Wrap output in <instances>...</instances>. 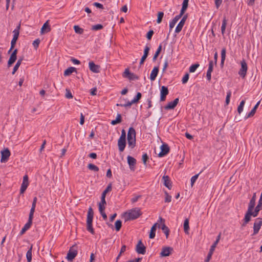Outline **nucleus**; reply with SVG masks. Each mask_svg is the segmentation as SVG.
Here are the masks:
<instances>
[{
    "label": "nucleus",
    "instance_id": "obj_19",
    "mask_svg": "<svg viewBox=\"0 0 262 262\" xmlns=\"http://www.w3.org/2000/svg\"><path fill=\"white\" fill-rule=\"evenodd\" d=\"M126 139L119 138L118 140V146L120 152H122L124 151L126 146Z\"/></svg>",
    "mask_w": 262,
    "mask_h": 262
},
{
    "label": "nucleus",
    "instance_id": "obj_35",
    "mask_svg": "<svg viewBox=\"0 0 262 262\" xmlns=\"http://www.w3.org/2000/svg\"><path fill=\"white\" fill-rule=\"evenodd\" d=\"M161 229L162 230L163 232L165 233L166 238H167L169 233V228H168L167 226L165 225L164 223H163L162 225Z\"/></svg>",
    "mask_w": 262,
    "mask_h": 262
},
{
    "label": "nucleus",
    "instance_id": "obj_54",
    "mask_svg": "<svg viewBox=\"0 0 262 262\" xmlns=\"http://www.w3.org/2000/svg\"><path fill=\"white\" fill-rule=\"evenodd\" d=\"M165 202H167V203H169L171 202V195H169L168 193L165 191Z\"/></svg>",
    "mask_w": 262,
    "mask_h": 262
},
{
    "label": "nucleus",
    "instance_id": "obj_21",
    "mask_svg": "<svg viewBox=\"0 0 262 262\" xmlns=\"http://www.w3.org/2000/svg\"><path fill=\"white\" fill-rule=\"evenodd\" d=\"M162 180L163 181L164 185L168 188L169 189H171L172 187L171 182L169 179V177L168 176L164 175L162 177Z\"/></svg>",
    "mask_w": 262,
    "mask_h": 262
},
{
    "label": "nucleus",
    "instance_id": "obj_14",
    "mask_svg": "<svg viewBox=\"0 0 262 262\" xmlns=\"http://www.w3.org/2000/svg\"><path fill=\"white\" fill-rule=\"evenodd\" d=\"M173 251V248L170 247H164L162 249L160 255L162 257H167L170 255Z\"/></svg>",
    "mask_w": 262,
    "mask_h": 262
},
{
    "label": "nucleus",
    "instance_id": "obj_28",
    "mask_svg": "<svg viewBox=\"0 0 262 262\" xmlns=\"http://www.w3.org/2000/svg\"><path fill=\"white\" fill-rule=\"evenodd\" d=\"M73 72H77L76 69L74 67H69L64 71V76H69Z\"/></svg>",
    "mask_w": 262,
    "mask_h": 262
},
{
    "label": "nucleus",
    "instance_id": "obj_4",
    "mask_svg": "<svg viewBox=\"0 0 262 262\" xmlns=\"http://www.w3.org/2000/svg\"><path fill=\"white\" fill-rule=\"evenodd\" d=\"M77 246L76 245H74L71 247H70L67 256V259L70 261H72L74 258L77 255Z\"/></svg>",
    "mask_w": 262,
    "mask_h": 262
},
{
    "label": "nucleus",
    "instance_id": "obj_50",
    "mask_svg": "<svg viewBox=\"0 0 262 262\" xmlns=\"http://www.w3.org/2000/svg\"><path fill=\"white\" fill-rule=\"evenodd\" d=\"M201 172V171L200 173H199L196 174H195L194 176H193V177H191V186H192L193 185L194 183H195L196 179L198 178V177Z\"/></svg>",
    "mask_w": 262,
    "mask_h": 262
},
{
    "label": "nucleus",
    "instance_id": "obj_13",
    "mask_svg": "<svg viewBox=\"0 0 262 262\" xmlns=\"http://www.w3.org/2000/svg\"><path fill=\"white\" fill-rule=\"evenodd\" d=\"M169 91L167 87L163 85L160 90V101H164L166 99V96L168 94Z\"/></svg>",
    "mask_w": 262,
    "mask_h": 262
},
{
    "label": "nucleus",
    "instance_id": "obj_31",
    "mask_svg": "<svg viewBox=\"0 0 262 262\" xmlns=\"http://www.w3.org/2000/svg\"><path fill=\"white\" fill-rule=\"evenodd\" d=\"M122 121V117L121 114H118L117 117L115 120H112L111 124L113 125H116L118 123H121Z\"/></svg>",
    "mask_w": 262,
    "mask_h": 262
},
{
    "label": "nucleus",
    "instance_id": "obj_17",
    "mask_svg": "<svg viewBox=\"0 0 262 262\" xmlns=\"http://www.w3.org/2000/svg\"><path fill=\"white\" fill-rule=\"evenodd\" d=\"M127 160L130 170L134 171L135 165L136 164V160L134 158L130 156H128L127 157Z\"/></svg>",
    "mask_w": 262,
    "mask_h": 262
},
{
    "label": "nucleus",
    "instance_id": "obj_39",
    "mask_svg": "<svg viewBox=\"0 0 262 262\" xmlns=\"http://www.w3.org/2000/svg\"><path fill=\"white\" fill-rule=\"evenodd\" d=\"M73 28L75 33L77 34H82L84 32V30L80 28L79 26L75 25Z\"/></svg>",
    "mask_w": 262,
    "mask_h": 262
},
{
    "label": "nucleus",
    "instance_id": "obj_47",
    "mask_svg": "<svg viewBox=\"0 0 262 262\" xmlns=\"http://www.w3.org/2000/svg\"><path fill=\"white\" fill-rule=\"evenodd\" d=\"M103 26L101 24H97L93 25L92 27V30L94 31H97L103 29Z\"/></svg>",
    "mask_w": 262,
    "mask_h": 262
},
{
    "label": "nucleus",
    "instance_id": "obj_41",
    "mask_svg": "<svg viewBox=\"0 0 262 262\" xmlns=\"http://www.w3.org/2000/svg\"><path fill=\"white\" fill-rule=\"evenodd\" d=\"M122 227V221L120 220H117L115 223V227L117 231H119Z\"/></svg>",
    "mask_w": 262,
    "mask_h": 262
},
{
    "label": "nucleus",
    "instance_id": "obj_53",
    "mask_svg": "<svg viewBox=\"0 0 262 262\" xmlns=\"http://www.w3.org/2000/svg\"><path fill=\"white\" fill-rule=\"evenodd\" d=\"M154 33V32L153 30H149L147 33L146 34V38L148 40H150L151 39V37Z\"/></svg>",
    "mask_w": 262,
    "mask_h": 262
},
{
    "label": "nucleus",
    "instance_id": "obj_59",
    "mask_svg": "<svg viewBox=\"0 0 262 262\" xmlns=\"http://www.w3.org/2000/svg\"><path fill=\"white\" fill-rule=\"evenodd\" d=\"M28 187L25 185H21L20 189V193L23 194L24 192L26 191Z\"/></svg>",
    "mask_w": 262,
    "mask_h": 262
},
{
    "label": "nucleus",
    "instance_id": "obj_60",
    "mask_svg": "<svg viewBox=\"0 0 262 262\" xmlns=\"http://www.w3.org/2000/svg\"><path fill=\"white\" fill-rule=\"evenodd\" d=\"M189 0H183L182 7L187 9L188 7Z\"/></svg>",
    "mask_w": 262,
    "mask_h": 262
},
{
    "label": "nucleus",
    "instance_id": "obj_45",
    "mask_svg": "<svg viewBox=\"0 0 262 262\" xmlns=\"http://www.w3.org/2000/svg\"><path fill=\"white\" fill-rule=\"evenodd\" d=\"M200 66L199 63H195L191 65L189 69V72L193 73L195 71L196 69Z\"/></svg>",
    "mask_w": 262,
    "mask_h": 262
},
{
    "label": "nucleus",
    "instance_id": "obj_29",
    "mask_svg": "<svg viewBox=\"0 0 262 262\" xmlns=\"http://www.w3.org/2000/svg\"><path fill=\"white\" fill-rule=\"evenodd\" d=\"M13 37L11 41V49H13L16 45V41L18 39L19 34L17 32L13 33Z\"/></svg>",
    "mask_w": 262,
    "mask_h": 262
},
{
    "label": "nucleus",
    "instance_id": "obj_9",
    "mask_svg": "<svg viewBox=\"0 0 262 262\" xmlns=\"http://www.w3.org/2000/svg\"><path fill=\"white\" fill-rule=\"evenodd\" d=\"M187 17H188L187 14L184 15L183 16L182 18L181 19V20H180V21L179 22V23L178 24L177 26L176 27V28L175 29L176 33H179L181 31Z\"/></svg>",
    "mask_w": 262,
    "mask_h": 262
},
{
    "label": "nucleus",
    "instance_id": "obj_34",
    "mask_svg": "<svg viewBox=\"0 0 262 262\" xmlns=\"http://www.w3.org/2000/svg\"><path fill=\"white\" fill-rule=\"evenodd\" d=\"M161 50H162V45H161V44H160L159 46L157 51H156V52L154 55V57L152 58L153 61H155L157 60L158 56L159 55L160 52H161Z\"/></svg>",
    "mask_w": 262,
    "mask_h": 262
},
{
    "label": "nucleus",
    "instance_id": "obj_37",
    "mask_svg": "<svg viewBox=\"0 0 262 262\" xmlns=\"http://www.w3.org/2000/svg\"><path fill=\"white\" fill-rule=\"evenodd\" d=\"M227 20L226 19V17H224L222 21V24L221 26V32L222 35H224L225 34L226 27L227 25Z\"/></svg>",
    "mask_w": 262,
    "mask_h": 262
},
{
    "label": "nucleus",
    "instance_id": "obj_36",
    "mask_svg": "<svg viewBox=\"0 0 262 262\" xmlns=\"http://www.w3.org/2000/svg\"><path fill=\"white\" fill-rule=\"evenodd\" d=\"M31 225H32V224L29 223V222H27L25 225L24 227L21 229V230L20 232V233H19L20 235L24 234L25 233V232L30 228Z\"/></svg>",
    "mask_w": 262,
    "mask_h": 262
},
{
    "label": "nucleus",
    "instance_id": "obj_20",
    "mask_svg": "<svg viewBox=\"0 0 262 262\" xmlns=\"http://www.w3.org/2000/svg\"><path fill=\"white\" fill-rule=\"evenodd\" d=\"M149 50H150L149 47H148V46H146L144 48V50L143 55L142 56V57H141V58L140 59V66H141L142 64H143L145 60L147 58V57L148 55V54H149Z\"/></svg>",
    "mask_w": 262,
    "mask_h": 262
},
{
    "label": "nucleus",
    "instance_id": "obj_58",
    "mask_svg": "<svg viewBox=\"0 0 262 262\" xmlns=\"http://www.w3.org/2000/svg\"><path fill=\"white\" fill-rule=\"evenodd\" d=\"M134 103H135L133 102V100H132L131 101H128L126 103L121 104L120 106H123V107L130 106Z\"/></svg>",
    "mask_w": 262,
    "mask_h": 262
},
{
    "label": "nucleus",
    "instance_id": "obj_30",
    "mask_svg": "<svg viewBox=\"0 0 262 262\" xmlns=\"http://www.w3.org/2000/svg\"><path fill=\"white\" fill-rule=\"evenodd\" d=\"M261 209H262V201L259 200L258 204L255 208L254 210V211L253 210V212H254L255 214H256L257 215H258L259 211Z\"/></svg>",
    "mask_w": 262,
    "mask_h": 262
},
{
    "label": "nucleus",
    "instance_id": "obj_16",
    "mask_svg": "<svg viewBox=\"0 0 262 262\" xmlns=\"http://www.w3.org/2000/svg\"><path fill=\"white\" fill-rule=\"evenodd\" d=\"M89 68L91 71L95 73L100 72V66L95 64L93 61H90L89 63Z\"/></svg>",
    "mask_w": 262,
    "mask_h": 262
},
{
    "label": "nucleus",
    "instance_id": "obj_46",
    "mask_svg": "<svg viewBox=\"0 0 262 262\" xmlns=\"http://www.w3.org/2000/svg\"><path fill=\"white\" fill-rule=\"evenodd\" d=\"M142 94L140 92H138L137 93V95L136 97L132 100L133 102H134L135 103H137L141 98Z\"/></svg>",
    "mask_w": 262,
    "mask_h": 262
},
{
    "label": "nucleus",
    "instance_id": "obj_18",
    "mask_svg": "<svg viewBox=\"0 0 262 262\" xmlns=\"http://www.w3.org/2000/svg\"><path fill=\"white\" fill-rule=\"evenodd\" d=\"M179 98H177L173 101L169 102L165 106V109L167 110L174 109L179 103Z\"/></svg>",
    "mask_w": 262,
    "mask_h": 262
},
{
    "label": "nucleus",
    "instance_id": "obj_32",
    "mask_svg": "<svg viewBox=\"0 0 262 262\" xmlns=\"http://www.w3.org/2000/svg\"><path fill=\"white\" fill-rule=\"evenodd\" d=\"M23 60V58H19L18 60H17L16 64L15 65V66L13 68V71L12 72V74L13 75L15 73V72L17 71V70H18V68L19 67L21 63Z\"/></svg>",
    "mask_w": 262,
    "mask_h": 262
},
{
    "label": "nucleus",
    "instance_id": "obj_10",
    "mask_svg": "<svg viewBox=\"0 0 262 262\" xmlns=\"http://www.w3.org/2000/svg\"><path fill=\"white\" fill-rule=\"evenodd\" d=\"M161 151L158 154V156L159 157H163L168 154V153L169 152V147L168 145L167 144H163L161 146Z\"/></svg>",
    "mask_w": 262,
    "mask_h": 262
},
{
    "label": "nucleus",
    "instance_id": "obj_49",
    "mask_svg": "<svg viewBox=\"0 0 262 262\" xmlns=\"http://www.w3.org/2000/svg\"><path fill=\"white\" fill-rule=\"evenodd\" d=\"M231 96V91H229L227 93V96H226V98L225 103H226V105H228L229 103Z\"/></svg>",
    "mask_w": 262,
    "mask_h": 262
},
{
    "label": "nucleus",
    "instance_id": "obj_52",
    "mask_svg": "<svg viewBox=\"0 0 262 262\" xmlns=\"http://www.w3.org/2000/svg\"><path fill=\"white\" fill-rule=\"evenodd\" d=\"M213 69V61L212 60H210L209 62V67L207 70L208 72L212 73Z\"/></svg>",
    "mask_w": 262,
    "mask_h": 262
},
{
    "label": "nucleus",
    "instance_id": "obj_38",
    "mask_svg": "<svg viewBox=\"0 0 262 262\" xmlns=\"http://www.w3.org/2000/svg\"><path fill=\"white\" fill-rule=\"evenodd\" d=\"M32 245L30 247L26 253V257L28 262H31L32 260Z\"/></svg>",
    "mask_w": 262,
    "mask_h": 262
},
{
    "label": "nucleus",
    "instance_id": "obj_27",
    "mask_svg": "<svg viewBox=\"0 0 262 262\" xmlns=\"http://www.w3.org/2000/svg\"><path fill=\"white\" fill-rule=\"evenodd\" d=\"M260 101H259L254 106V107L252 109L250 112L247 115L246 117V118H248L253 116L256 112V109L257 108L258 105H259Z\"/></svg>",
    "mask_w": 262,
    "mask_h": 262
},
{
    "label": "nucleus",
    "instance_id": "obj_57",
    "mask_svg": "<svg viewBox=\"0 0 262 262\" xmlns=\"http://www.w3.org/2000/svg\"><path fill=\"white\" fill-rule=\"evenodd\" d=\"M40 42L39 39H36L33 41V45L34 48L36 49L38 47Z\"/></svg>",
    "mask_w": 262,
    "mask_h": 262
},
{
    "label": "nucleus",
    "instance_id": "obj_11",
    "mask_svg": "<svg viewBox=\"0 0 262 262\" xmlns=\"http://www.w3.org/2000/svg\"><path fill=\"white\" fill-rule=\"evenodd\" d=\"M11 154L8 148H6L1 151V162H5L8 161Z\"/></svg>",
    "mask_w": 262,
    "mask_h": 262
},
{
    "label": "nucleus",
    "instance_id": "obj_51",
    "mask_svg": "<svg viewBox=\"0 0 262 262\" xmlns=\"http://www.w3.org/2000/svg\"><path fill=\"white\" fill-rule=\"evenodd\" d=\"M149 157L146 153L144 154L142 156V160L144 165H146V162L148 160Z\"/></svg>",
    "mask_w": 262,
    "mask_h": 262
},
{
    "label": "nucleus",
    "instance_id": "obj_6",
    "mask_svg": "<svg viewBox=\"0 0 262 262\" xmlns=\"http://www.w3.org/2000/svg\"><path fill=\"white\" fill-rule=\"evenodd\" d=\"M124 78L128 79L129 80H135L139 79V77L133 73L130 72L128 68L126 69L122 74Z\"/></svg>",
    "mask_w": 262,
    "mask_h": 262
},
{
    "label": "nucleus",
    "instance_id": "obj_42",
    "mask_svg": "<svg viewBox=\"0 0 262 262\" xmlns=\"http://www.w3.org/2000/svg\"><path fill=\"white\" fill-rule=\"evenodd\" d=\"M88 168L91 170H93L94 171H99V168L97 166L93 164H89L88 165Z\"/></svg>",
    "mask_w": 262,
    "mask_h": 262
},
{
    "label": "nucleus",
    "instance_id": "obj_33",
    "mask_svg": "<svg viewBox=\"0 0 262 262\" xmlns=\"http://www.w3.org/2000/svg\"><path fill=\"white\" fill-rule=\"evenodd\" d=\"M184 230L185 233L188 234L189 230V220L186 219L184 222Z\"/></svg>",
    "mask_w": 262,
    "mask_h": 262
},
{
    "label": "nucleus",
    "instance_id": "obj_2",
    "mask_svg": "<svg viewBox=\"0 0 262 262\" xmlns=\"http://www.w3.org/2000/svg\"><path fill=\"white\" fill-rule=\"evenodd\" d=\"M94 217V211L91 207H90L87 214L86 219V230L92 234H95L94 230L93 228V220Z\"/></svg>",
    "mask_w": 262,
    "mask_h": 262
},
{
    "label": "nucleus",
    "instance_id": "obj_1",
    "mask_svg": "<svg viewBox=\"0 0 262 262\" xmlns=\"http://www.w3.org/2000/svg\"><path fill=\"white\" fill-rule=\"evenodd\" d=\"M142 214L140 208L137 207L132 208L128 210V212L125 213V221L136 220L141 216Z\"/></svg>",
    "mask_w": 262,
    "mask_h": 262
},
{
    "label": "nucleus",
    "instance_id": "obj_15",
    "mask_svg": "<svg viewBox=\"0 0 262 262\" xmlns=\"http://www.w3.org/2000/svg\"><path fill=\"white\" fill-rule=\"evenodd\" d=\"M253 210H251L250 209H248L244 219V221L249 223L251 221V217L252 216L253 217H256L257 215L254 214V212H253Z\"/></svg>",
    "mask_w": 262,
    "mask_h": 262
},
{
    "label": "nucleus",
    "instance_id": "obj_26",
    "mask_svg": "<svg viewBox=\"0 0 262 262\" xmlns=\"http://www.w3.org/2000/svg\"><path fill=\"white\" fill-rule=\"evenodd\" d=\"M17 59V55L12 54L10 55V57L8 61V67H10L16 61Z\"/></svg>",
    "mask_w": 262,
    "mask_h": 262
},
{
    "label": "nucleus",
    "instance_id": "obj_24",
    "mask_svg": "<svg viewBox=\"0 0 262 262\" xmlns=\"http://www.w3.org/2000/svg\"><path fill=\"white\" fill-rule=\"evenodd\" d=\"M255 201H256V193H254L250 201V202L248 204V209H250L251 210H253L255 205Z\"/></svg>",
    "mask_w": 262,
    "mask_h": 262
},
{
    "label": "nucleus",
    "instance_id": "obj_61",
    "mask_svg": "<svg viewBox=\"0 0 262 262\" xmlns=\"http://www.w3.org/2000/svg\"><path fill=\"white\" fill-rule=\"evenodd\" d=\"M177 22L174 21L173 19H172L171 21L169 23V29L170 31L174 27L176 24Z\"/></svg>",
    "mask_w": 262,
    "mask_h": 262
},
{
    "label": "nucleus",
    "instance_id": "obj_63",
    "mask_svg": "<svg viewBox=\"0 0 262 262\" xmlns=\"http://www.w3.org/2000/svg\"><path fill=\"white\" fill-rule=\"evenodd\" d=\"M222 0H215V5L217 9H218L222 4Z\"/></svg>",
    "mask_w": 262,
    "mask_h": 262
},
{
    "label": "nucleus",
    "instance_id": "obj_64",
    "mask_svg": "<svg viewBox=\"0 0 262 262\" xmlns=\"http://www.w3.org/2000/svg\"><path fill=\"white\" fill-rule=\"evenodd\" d=\"M93 5L95 6V7H96L97 8H99V9H103V5H102L100 3H97V2H95L94 4H93Z\"/></svg>",
    "mask_w": 262,
    "mask_h": 262
},
{
    "label": "nucleus",
    "instance_id": "obj_8",
    "mask_svg": "<svg viewBox=\"0 0 262 262\" xmlns=\"http://www.w3.org/2000/svg\"><path fill=\"white\" fill-rule=\"evenodd\" d=\"M262 225V219L257 218L255 221L253 225V235L257 234Z\"/></svg>",
    "mask_w": 262,
    "mask_h": 262
},
{
    "label": "nucleus",
    "instance_id": "obj_7",
    "mask_svg": "<svg viewBox=\"0 0 262 262\" xmlns=\"http://www.w3.org/2000/svg\"><path fill=\"white\" fill-rule=\"evenodd\" d=\"M241 68L238 72V74L240 75L241 77L244 78L245 77L246 75L247 71L248 70L247 64L245 60L243 59V60H242L241 62Z\"/></svg>",
    "mask_w": 262,
    "mask_h": 262
},
{
    "label": "nucleus",
    "instance_id": "obj_12",
    "mask_svg": "<svg viewBox=\"0 0 262 262\" xmlns=\"http://www.w3.org/2000/svg\"><path fill=\"white\" fill-rule=\"evenodd\" d=\"M136 250L139 254H144L146 252V247L142 243L141 240H140L136 246Z\"/></svg>",
    "mask_w": 262,
    "mask_h": 262
},
{
    "label": "nucleus",
    "instance_id": "obj_3",
    "mask_svg": "<svg viewBox=\"0 0 262 262\" xmlns=\"http://www.w3.org/2000/svg\"><path fill=\"white\" fill-rule=\"evenodd\" d=\"M136 135L135 129L133 127H129L127 135V139L128 145L132 148L136 146Z\"/></svg>",
    "mask_w": 262,
    "mask_h": 262
},
{
    "label": "nucleus",
    "instance_id": "obj_48",
    "mask_svg": "<svg viewBox=\"0 0 262 262\" xmlns=\"http://www.w3.org/2000/svg\"><path fill=\"white\" fill-rule=\"evenodd\" d=\"M189 75L188 73H186L185 75L183 76L182 79V82L183 84H185L188 82L189 79Z\"/></svg>",
    "mask_w": 262,
    "mask_h": 262
},
{
    "label": "nucleus",
    "instance_id": "obj_43",
    "mask_svg": "<svg viewBox=\"0 0 262 262\" xmlns=\"http://www.w3.org/2000/svg\"><path fill=\"white\" fill-rule=\"evenodd\" d=\"M164 16V13L163 12H159L157 14V23L160 24L162 22V18Z\"/></svg>",
    "mask_w": 262,
    "mask_h": 262
},
{
    "label": "nucleus",
    "instance_id": "obj_40",
    "mask_svg": "<svg viewBox=\"0 0 262 262\" xmlns=\"http://www.w3.org/2000/svg\"><path fill=\"white\" fill-rule=\"evenodd\" d=\"M112 184L110 183L107 185V186L106 188V189L103 191V192H102V193L101 194V196L105 198L106 194L108 192L111 191L112 190Z\"/></svg>",
    "mask_w": 262,
    "mask_h": 262
},
{
    "label": "nucleus",
    "instance_id": "obj_55",
    "mask_svg": "<svg viewBox=\"0 0 262 262\" xmlns=\"http://www.w3.org/2000/svg\"><path fill=\"white\" fill-rule=\"evenodd\" d=\"M226 50L225 48H223L221 51V59L225 60L226 59Z\"/></svg>",
    "mask_w": 262,
    "mask_h": 262
},
{
    "label": "nucleus",
    "instance_id": "obj_23",
    "mask_svg": "<svg viewBox=\"0 0 262 262\" xmlns=\"http://www.w3.org/2000/svg\"><path fill=\"white\" fill-rule=\"evenodd\" d=\"M159 72V67H155L154 69H152L150 75V79L151 81H154Z\"/></svg>",
    "mask_w": 262,
    "mask_h": 262
},
{
    "label": "nucleus",
    "instance_id": "obj_5",
    "mask_svg": "<svg viewBox=\"0 0 262 262\" xmlns=\"http://www.w3.org/2000/svg\"><path fill=\"white\" fill-rule=\"evenodd\" d=\"M220 237H221V234H220L217 236V238L216 239V241L214 242V243L212 244V245L211 246V248L209 250V252L207 255V256L205 259V261L206 262H209V260H210L211 258V256L212 255V254L213 253V251H214V249L217 245V244H218V243L219 242V241L220 239Z\"/></svg>",
    "mask_w": 262,
    "mask_h": 262
},
{
    "label": "nucleus",
    "instance_id": "obj_56",
    "mask_svg": "<svg viewBox=\"0 0 262 262\" xmlns=\"http://www.w3.org/2000/svg\"><path fill=\"white\" fill-rule=\"evenodd\" d=\"M66 97L68 99L72 98L73 96L71 91L68 89H66Z\"/></svg>",
    "mask_w": 262,
    "mask_h": 262
},
{
    "label": "nucleus",
    "instance_id": "obj_62",
    "mask_svg": "<svg viewBox=\"0 0 262 262\" xmlns=\"http://www.w3.org/2000/svg\"><path fill=\"white\" fill-rule=\"evenodd\" d=\"M106 204V202L105 201V198L101 196V201L99 203V205H101L102 206H104Z\"/></svg>",
    "mask_w": 262,
    "mask_h": 262
},
{
    "label": "nucleus",
    "instance_id": "obj_22",
    "mask_svg": "<svg viewBox=\"0 0 262 262\" xmlns=\"http://www.w3.org/2000/svg\"><path fill=\"white\" fill-rule=\"evenodd\" d=\"M49 20H48L42 26L41 28L40 33L43 34L45 33H48L51 31V28L49 24Z\"/></svg>",
    "mask_w": 262,
    "mask_h": 262
},
{
    "label": "nucleus",
    "instance_id": "obj_44",
    "mask_svg": "<svg viewBox=\"0 0 262 262\" xmlns=\"http://www.w3.org/2000/svg\"><path fill=\"white\" fill-rule=\"evenodd\" d=\"M245 103V101L243 100L240 102L239 105H238L237 107V112L240 114L243 111V107Z\"/></svg>",
    "mask_w": 262,
    "mask_h": 262
},
{
    "label": "nucleus",
    "instance_id": "obj_25",
    "mask_svg": "<svg viewBox=\"0 0 262 262\" xmlns=\"http://www.w3.org/2000/svg\"><path fill=\"white\" fill-rule=\"evenodd\" d=\"M158 223H155L151 228L150 231L149 232V238H154L155 237L156 235V231L157 229V225Z\"/></svg>",
    "mask_w": 262,
    "mask_h": 262
}]
</instances>
